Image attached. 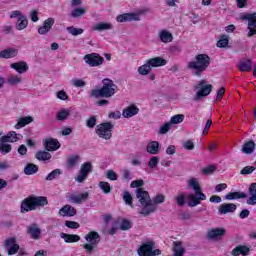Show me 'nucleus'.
I'll use <instances>...</instances> for the list:
<instances>
[{
  "mask_svg": "<svg viewBox=\"0 0 256 256\" xmlns=\"http://www.w3.org/2000/svg\"><path fill=\"white\" fill-rule=\"evenodd\" d=\"M136 198L140 203L141 210L139 211L140 215L143 217H149L151 213L157 211V205L165 203V195L158 194L151 200L149 192L143 190L142 188L136 189Z\"/></svg>",
  "mask_w": 256,
  "mask_h": 256,
  "instance_id": "nucleus-1",
  "label": "nucleus"
},
{
  "mask_svg": "<svg viewBox=\"0 0 256 256\" xmlns=\"http://www.w3.org/2000/svg\"><path fill=\"white\" fill-rule=\"evenodd\" d=\"M187 185L194 191V194H188L186 196L188 207H197V205H201V201L207 200V195L201 191V184H199L197 178H190L187 181Z\"/></svg>",
  "mask_w": 256,
  "mask_h": 256,
  "instance_id": "nucleus-2",
  "label": "nucleus"
},
{
  "mask_svg": "<svg viewBox=\"0 0 256 256\" xmlns=\"http://www.w3.org/2000/svg\"><path fill=\"white\" fill-rule=\"evenodd\" d=\"M211 65V57L207 54H198L194 61H190L187 65V69L192 71L193 75L196 77H201L205 71Z\"/></svg>",
  "mask_w": 256,
  "mask_h": 256,
  "instance_id": "nucleus-3",
  "label": "nucleus"
},
{
  "mask_svg": "<svg viewBox=\"0 0 256 256\" xmlns=\"http://www.w3.org/2000/svg\"><path fill=\"white\" fill-rule=\"evenodd\" d=\"M102 85V88L91 91V97H95V99H109V97H113V95H115L117 86L113 80L105 78L102 80Z\"/></svg>",
  "mask_w": 256,
  "mask_h": 256,
  "instance_id": "nucleus-4",
  "label": "nucleus"
},
{
  "mask_svg": "<svg viewBox=\"0 0 256 256\" xmlns=\"http://www.w3.org/2000/svg\"><path fill=\"white\" fill-rule=\"evenodd\" d=\"M49 201L45 196H30L25 198L20 206L21 213H29V211H35L37 207H45Z\"/></svg>",
  "mask_w": 256,
  "mask_h": 256,
  "instance_id": "nucleus-5",
  "label": "nucleus"
},
{
  "mask_svg": "<svg viewBox=\"0 0 256 256\" xmlns=\"http://www.w3.org/2000/svg\"><path fill=\"white\" fill-rule=\"evenodd\" d=\"M84 239L87 241V243L84 244L83 247L86 253H89V255H91L95 247H97V245H99V243L101 242V236L98 232L90 231L84 236Z\"/></svg>",
  "mask_w": 256,
  "mask_h": 256,
  "instance_id": "nucleus-6",
  "label": "nucleus"
},
{
  "mask_svg": "<svg viewBox=\"0 0 256 256\" xmlns=\"http://www.w3.org/2000/svg\"><path fill=\"white\" fill-rule=\"evenodd\" d=\"M113 129L114 126L111 122H105L99 124L96 127V134L98 135V137H100V139H105L106 141H108V139H111V137H113Z\"/></svg>",
  "mask_w": 256,
  "mask_h": 256,
  "instance_id": "nucleus-7",
  "label": "nucleus"
},
{
  "mask_svg": "<svg viewBox=\"0 0 256 256\" xmlns=\"http://www.w3.org/2000/svg\"><path fill=\"white\" fill-rule=\"evenodd\" d=\"M155 242L149 241L142 244L138 248V255L139 256H158L161 255V251L159 249H155Z\"/></svg>",
  "mask_w": 256,
  "mask_h": 256,
  "instance_id": "nucleus-8",
  "label": "nucleus"
},
{
  "mask_svg": "<svg viewBox=\"0 0 256 256\" xmlns=\"http://www.w3.org/2000/svg\"><path fill=\"white\" fill-rule=\"evenodd\" d=\"M240 19L242 21H248L247 37H253V35H256V12L243 14Z\"/></svg>",
  "mask_w": 256,
  "mask_h": 256,
  "instance_id": "nucleus-9",
  "label": "nucleus"
},
{
  "mask_svg": "<svg viewBox=\"0 0 256 256\" xmlns=\"http://www.w3.org/2000/svg\"><path fill=\"white\" fill-rule=\"evenodd\" d=\"M196 89H200L196 92V95L194 97V101H199V99H202V97H207L213 91V85L207 84L205 85V80H202L198 83L196 86Z\"/></svg>",
  "mask_w": 256,
  "mask_h": 256,
  "instance_id": "nucleus-10",
  "label": "nucleus"
},
{
  "mask_svg": "<svg viewBox=\"0 0 256 256\" xmlns=\"http://www.w3.org/2000/svg\"><path fill=\"white\" fill-rule=\"evenodd\" d=\"M84 61L90 67H99V65H103V62L105 61V59L97 53H91V54H86L84 56Z\"/></svg>",
  "mask_w": 256,
  "mask_h": 256,
  "instance_id": "nucleus-11",
  "label": "nucleus"
},
{
  "mask_svg": "<svg viewBox=\"0 0 256 256\" xmlns=\"http://www.w3.org/2000/svg\"><path fill=\"white\" fill-rule=\"evenodd\" d=\"M93 171V165L91 162H86L81 165L78 176L75 178V181L78 183H83L87 179V175Z\"/></svg>",
  "mask_w": 256,
  "mask_h": 256,
  "instance_id": "nucleus-12",
  "label": "nucleus"
},
{
  "mask_svg": "<svg viewBox=\"0 0 256 256\" xmlns=\"http://www.w3.org/2000/svg\"><path fill=\"white\" fill-rule=\"evenodd\" d=\"M53 25H55L54 18H48L43 22V25L38 27V34L39 35H47L51 29H53Z\"/></svg>",
  "mask_w": 256,
  "mask_h": 256,
  "instance_id": "nucleus-13",
  "label": "nucleus"
},
{
  "mask_svg": "<svg viewBox=\"0 0 256 256\" xmlns=\"http://www.w3.org/2000/svg\"><path fill=\"white\" fill-rule=\"evenodd\" d=\"M43 145L46 151H57L61 147L59 140L53 138L43 140Z\"/></svg>",
  "mask_w": 256,
  "mask_h": 256,
  "instance_id": "nucleus-14",
  "label": "nucleus"
},
{
  "mask_svg": "<svg viewBox=\"0 0 256 256\" xmlns=\"http://www.w3.org/2000/svg\"><path fill=\"white\" fill-rule=\"evenodd\" d=\"M237 69L241 71V73H249V71L253 69V61H251V59H242L238 62Z\"/></svg>",
  "mask_w": 256,
  "mask_h": 256,
  "instance_id": "nucleus-15",
  "label": "nucleus"
},
{
  "mask_svg": "<svg viewBox=\"0 0 256 256\" xmlns=\"http://www.w3.org/2000/svg\"><path fill=\"white\" fill-rule=\"evenodd\" d=\"M218 211L220 215H227V213H235L237 205L235 203H223L219 206Z\"/></svg>",
  "mask_w": 256,
  "mask_h": 256,
  "instance_id": "nucleus-16",
  "label": "nucleus"
},
{
  "mask_svg": "<svg viewBox=\"0 0 256 256\" xmlns=\"http://www.w3.org/2000/svg\"><path fill=\"white\" fill-rule=\"evenodd\" d=\"M27 233L30 235L31 239H41V228H39L36 223H33L27 227Z\"/></svg>",
  "mask_w": 256,
  "mask_h": 256,
  "instance_id": "nucleus-17",
  "label": "nucleus"
},
{
  "mask_svg": "<svg viewBox=\"0 0 256 256\" xmlns=\"http://www.w3.org/2000/svg\"><path fill=\"white\" fill-rule=\"evenodd\" d=\"M116 21L118 23H127V21H140L138 14L125 13L117 16Z\"/></svg>",
  "mask_w": 256,
  "mask_h": 256,
  "instance_id": "nucleus-18",
  "label": "nucleus"
},
{
  "mask_svg": "<svg viewBox=\"0 0 256 256\" xmlns=\"http://www.w3.org/2000/svg\"><path fill=\"white\" fill-rule=\"evenodd\" d=\"M10 67L20 75H23V73H27V71H29V65H27V62L25 61L12 63Z\"/></svg>",
  "mask_w": 256,
  "mask_h": 256,
  "instance_id": "nucleus-19",
  "label": "nucleus"
},
{
  "mask_svg": "<svg viewBox=\"0 0 256 256\" xmlns=\"http://www.w3.org/2000/svg\"><path fill=\"white\" fill-rule=\"evenodd\" d=\"M139 114V108L136 107L135 104H131L130 106L126 107L123 111H122V116L125 119H129L131 117H135V115Z\"/></svg>",
  "mask_w": 256,
  "mask_h": 256,
  "instance_id": "nucleus-20",
  "label": "nucleus"
},
{
  "mask_svg": "<svg viewBox=\"0 0 256 256\" xmlns=\"http://www.w3.org/2000/svg\"><path fill=\"white\" fill-rule=\"evenodd\" d=\"M58 213L62 217H75V215H77V210L75 209V207L67 204L62 207Z\"/></svg>",
  "mask_w": 256,
  "mask_h": 256,
  "instance_id": "nucleus-21",
  "label": "nucleus"
},
{
  "mask_svg": "<svg viewBox=\"0 0 256 256\" xmlns=\"http://www.w3.org/2000/svg\"><path fill=\"white\" fill-rule=\"evenodd\" d=\"M227 233L225 228H215L211 229L207 233V238L208 239H221Z\"/></svg>",
  "mask_w": 256,
  "mask_h": 256,
  "instance_id": "nucleus-22",
  "label": "nucleus"
},
{
  "mask_svg": "<svg viewBox=\"0 0 256 256\" xmlns=\"http://www.w3.org/2000/svg\"><path fill=\"white\" fill-rule=\"evenodd\" d=\"M18 54L19 50L15 48H8L0 52V59H13V57H17Z\"/></svg>",
  "mask_w": 256,
  "mask_h": 256,
  "instance_id": "nucleus-23",
  "label": "nucleus"
},
{
  "mask_svg": "<svg viewBox=\"0 0 256 256\" xmlns=\"http://www.w3.org/2000/svg\"><path fill=\"white\" fill-rule=\"evenodd\" d=\"M89 199V192H84L82 194H73L70 196L71 203H75L76 205L81 204L83 201H87Z\"/></svg>",
  "mask_w": 256,
  "mask_h": 256,
  "instance_id": "nucleus-24",
  "label": "nucleus"
},
{
  "mask_svg": "<svg viewBox=\"0 0 256 256\" xmlns=\"http://www.w3.org/2000/svg\"><path fill=\"white\" fill-rule=\"evenodd\" d=\"M248 193L250 197L247 199V205H255L256 204V183L250 184L248 188Z\"/></svg>",
  "mask_w": 256,
  "mask_h": 256,
  "instance_id": "nucleus-25",
  "label": "nucleus"
},
{
  "mask_svg": "<svg viewBox=\"0 0 256 256\" xmlns=\"http://www.w3.org/2000/svg\"><path fill=\"white\" fill-rule=\"evenodd\" d=\"M172 250H173L172 256H184L185 255V248L183 247V242H181V241H174Z\"/></svg>",
  "mask_w": 256,
  "mask_h": 256,
  "instance_id": "nucleus-26",
  "label": "nucleus"
},
{
  "mask_svg": "<svg viewBox=\"0 0 256 256\" xmlns=\"http://www.w3.org/2000/svg\"><path fill=\"white\" fill-rule=\"evenodd\" d=\"M249 251H251V249L249 247H247L245 245H239L232 250L231 255L232 256H239V255L247 256V255H249Z\"/></svg>",
  "mask_w": 256,
  "mask_h": 256,
  "instance_id": "nucleus-27",
  "label": "nucleus"
},
{
  "mask_svg": "<svg viewBox=\"0 0 256 256\" xmlns=\"http://www.w3.org/2000/svg\"><path fill=\"white\" fill-rule=\"evenodd\" d=\"M148 65H150L151 69L153 67H163L167 65V60L161 58V57H154L152 59L147 60Z\"/></svg>",
  "mask_w": 256,
  "mask_h": 256,
  "instance_id": "nucleus-28",
  "label": "nucleus"
},
{
  "mask_svg": "<svg viewBox=\"0 0 256 256\" xmlns=\"http://www.w3.org/2000/svg\"><path fill=\"white\" fill-rule=\"evenodd\" d=\"M60 237L61 239H64L65 243H77L78 241H81V237L77 234H67L62 232Z\"/></svg>",
  "mask_w": 256,
  "mask_h": 256,
  "instance_id": "nucleus-29",
  "label": "nucleus"
},
{
  "mask_svg": "<svg viewBox=\"0 0 256 256\" xmlns=\"http://www.w3.org/2000/svg\"><path fill=\"white\" fill-rule=\"evenodd\" d=\"M227 201H233L235 199H247V194L245 192H230L225 195Z\"/></svg>",
  "mask_w": 256,
  "mask_h": 256,
  "instance_id": "nucleus-30",
  "label": "nucleus"
},
{
  "mask_svg": "<svg viewBox=\"0 0 256 256\" xmlns=\"http://www.w3.org/2000/svg\"><path fill=\"white\" fill-rule=\"evenodd\" d=\"M147 153H150V155H157L159 153V142L158 141H152L148 143L146 147Z\"/></svg>",
  "mask_w": 256,
  "mask_h": 256,
  "instance_id": "nucleus-31",
  "label": "nucleus"
},
{
  "mask_svg": "<svg viewBox=\"0 0 256 256\" xmlns=\"http://www.w3.org/2000/svg\"><path fill=\"white\" fill-rule=\"evenodd\" d=\"M242 153H245L246 155H251L253 151H255V142L253 140H250L246 143H244L242 149Z\"/></svg>",
  "mask_w": 256,
  "mask_h": 256,
  "instance_id": "nucleus-32",
  "label": "nucleus"
},
{
  "mask_svg": "<svg viewBox=\"0 0 256 256\" xmlns=\"http://www.w3.org/2000/svg\"><path fill=\"white\" fill-rule=\"evenodd\" d=\"M29 123H33V117L31 116L22 117L18 120L17 124L15 125V129H21L25 127V125H29Z\"/></svg>",
  "mask_w": 256,
  "mask_h": 256,
  "instance_id": "nucleus-33",
  "label": "nucleus"
},
{
  "mask_svg": "<svg viewBox=\"0 0 256 256\" xmlns=\"http://www.w3.org/2000/svg\"><path fill=\"white\" fill-rule=\"evenodd\" d=\"M113 29V24L111 23H97L92 27L93 31H109Z\"/></svg>",
  "mask_w": 256,
  "mask_h": 256,
  "instance_id": "nucleus-34",
  "label": "nucleus"
},
{
  "mask_svg": "<svg viewBox=\"0 0 256 256\" xmlns=\"http://www.w3.org/2000/svg\"><path fill=\"white\" fill-rule=\"evenodd\" d=\"M159 37L162 43H171V41H173V34L167 30H162L159 34Z\"/></svg>",
  "mask_w": 256,
  "mask_h": 256,
  "instance_id": "nucleus-35",
  "label": "nucleus"
},
{
  "mask_svg": "<svg viewBox=\"0 0 256 256\" xmlns=\"http://www.w3.org/2000/svg\"><path fill=\"white\" fill-rule=\"evenodd\" d=\"M27 25H29V21L27 20V16H20L18 18L16 29L18 31H23V29H27Z\"/></svg>",
  "mask_w": 256,
  "mask_h": 256,
  "instance_id": "nucleus-36",
  "label": "nucleus"
},
{
  "mask_svg": "<svg viewBox=\"0 0 256 256\" xmlns=\"http://www.w3.org/2000/svg\"><path fill=\"white\" fill-rule=\"evenodd\" d=\"M39 171V166L33 163H29L24 168L25 175H35Z\"/></svg>",
  "mask_w": 256,
  "mask_h": 256,
  "instance_id": "nucleus-37",
  "label": "nucleus"
},
{
  "mask_svg": "<svg viewBox=\"0 0 256 256\" xmlns=\"http://www.w3.org/2000/svg\"><path fill=\"white\" fill-rule=\"evenodd\" d=\"M36 159H38V161H49V159H51V153L43 150V151H38L36 152L35 155Z\"/></svg>",
  "mask_w": 256,
  "mask_h": 256,
  "instance_id": "nucleus-38",
  "label": "nucleus"
},
{
  "mask_svg": "<svg viewBox=\"0 0 256 256\" xmlns=\"http://www.w3.org/2000/svg\"><path fill=\"white\" fill-rule=\"evenodd\" d=\"M151 69V65L146 61L144 65L138 67V73L139 75H149V73H151Z\"/></svg>",
  "mask_w": 256,
  "mask_h": 256,
  "instance_id": "nucleus-39",
  "label": "nucleus"
},
{
  "mask_svg": "<svg viewBox=\"0 0 256 256\" xmlns=\"http://www.w3.org/2000/svg\"><path fill=\"white\" fill-rule=\"evenodd\" d=\"M185 121V115L183 114H176L171 117L170 125H179V123H183Z\"/></svg>",
  "mask_w": 256,
  "mask_h": 256,
  "instance_id": "nucleus-40",
  "label": "nucleus"
},
{
  "mask_svg": "<svg viewBox=\"0 0 256 256\" xmlns=\"http://www.w3.org/2000/svg\"><path fill=\"white\" fill-rule=\"evenodd\" d=\"M62 173L63 172H61V169H55L46 176L45 181H53V179H59V176Z\"/></svg>",
  "mask_w": 256,
  "mask_h": 256,
  "instance_id": "nucleus-41",
  "label": "nucleus"
},
{
  "mask_svg": "<svg viewBox=\"0 0 256 256\" xmlns=\"http://www.w3.org/2000/svg\"><path fill=\"white\" fill-rule=\"evenodd\" d=\"M69 115H71V112H69V110L62 109V110L57 112L56 119L58 121H65V119H67V117H69Z\"/></svg>",
  "mask_w": 256,
  "mask_h": 256,
  "instance_id": "nucleus-42",
  "label": "nucleus"
},
{
  "mask_svg": "<svg viewBox=\"0 0 256 256\" xmlns=\"http://www.w3.org/2000/svg\"><path fill=\"white\" fill-rule=\"evenodd\" d=\"M70 35L77 37V35H83V28H76L75 26H69L66 28Z\"/></svg>",
  "mask_w": 256,
  "mask_h": 256,
  "instance_id": "nucleus-43",
  "label": "nucleus"
},
{
  "mask_svg": "<svg viewBox=\"0 0 256 256\" xmlns=\"http://www.w3.org/2000/svg\"><path fill=\"white\" fill-rule=\"evenodd\" d=\"M21 81H22L21 77H19L17 75H10L7 78L8 85H19V83H21Z\"/></svg>",
  "mask_w": 256,
  "mask_h": 256,
  "instance_id": "nucleus-44",
  "label": "nucleus"
},
{
  "mask_svg": "<svg viewBox=\"0 0 256 256\" xmlns=\"http://www.w3.org/2000/svg\"><path fill=\"white\" fill-rule=\"evenodd\" d=\"M85 13H86L85 8L78 7L71 12V17H73L74 19H77V17H83Z\"/></svg>",
  "mask_w": 256,
  "mask_h": 256,
  "instance_id": "nucleus-45",
  "label": "nucleus"
},
{
  "mask_svg": "<svg viewBox=\"0 0 256 256\" xmlns=\"http://www.w3.org/2000/svg\"><path fill=\"white\" fill-rule=\"evenodd\" d=\"M131 227H133V224L131 223V221H129L127 219H123L120 223L121 231H129V229H131Z\"/></svg>",
  "mask_w": 256,
  "mask_h": 256,
  "instance_id": "nucleus-46",
  "label": "nucleus"
},
{
  "mask_svg": "<svg viewBox=\"0 0 256 256\" xmlns=\"http://www.w3.org/2000/svg\"><path fill=\"white\" fill-rule=\"evenodd\" d=\"M159 165V156H153L150 158L148 162L149 169H156V167Z\"/></svg>",
  "mask_w": 256,
  "mask_h": 256,
  "instance_id": "nucleus-47",
  "label": "nucleus"
},
{
  "mask_svg": "<svg viewBox=\"0 0 256 256\" xmlns=\"http://www.w3.org/2000/svg\"><path fill=\"white\" fill-rule=\"evenodd\" d=\"M229 45V37L227 35H222L219 41L217 42V47L223 48Z\"/></svg>",
  "mask_w": 256,
  "mask_h": 256,
  "instance_id": "nucleus-48",
  "label": "nucleus"
},
{
  "mask_svg": "<svg viewBox=\"0 0 256 256\" xmlns=\"http://www.w3.org/2000/svg\"><path fill=\"white\" fill-rule=\"evenodd\" d=\"M99 187L103 191V193H111V184H109V182H99Z\"/></svg>",
  "mask_w": 256,
  "mask_h": 256,
  "instance_id": "nucleus-49",
  "label": "nucleus"
},
{
  "mask_svg": "<svg viewBox=\"0 0 256 256\" xmlns=\"http://www.w3.org/2000/svg\"><path fill=\"white\" fill-rule=\"evenodd\" d=\"M123 200L125 201L126 205L133 207V196H131V193H129V191L124 192Z\"/></svg>",
  "mask_w": 256,
  "mask_h": 256,
  "instance_id": "nucleus-50",
  "label": "nucleus"
},
{
  "mask_svg": "<svg viewBox=\"0 0 256 256\" xmlns=\"http://www.w3.org/2000/svg\"><path fill=\"white\" fill-rule=\"evenodd\" d=\"M175 201H176L177 205H179V207H183V205H185V194L183 192L179 193L175 197Z\"/></svg>",
  "mask_w": 256,
  "mask_h": 256,
  "instance_id": "nucleus-51",
  "label": "nucleus"
},
{
  "mask_svg": "<svg viewBox=\"0 0 256 256\" xmlns=\"http://www.w3.org/2000/svg\"><path fill=\"white\" fill-rule=\"evenodd\" d=\"M13 149V147L10 144H2L0 146V153H2V155H7V153H11V150Z\"/></svg>",
  "mask_w": 256,
  "mask_h": 256,
  "instance_id": "nucleus-52",
  "label": "nucleus"
},
{
  "mask_svg": "<svg viewBox=\"0 0 256 256\" xmlns=\"http://www.w3.org/2000/svg\"><path fill=\"white\" fill-rule=\"evenodd\" d=\"M4 137H9L10 140H8V143H17V140L19 139V137H17V132L15 131H10Z\"/></svg>",
  "mask_w": 256,
  "mask_h": 256,
  "instance_id": "nucleus-53",
  "label": "nucleus"
},
{
  "mask_svg": "<svg viewBox=\"0 0 256 256\" xmlns=\"http://www.w3.org/2000/svg\"><path fill=\"white\" fill-rule=\"evenodd\" d=\"M171 130V123L166 122L164 125H162L159 129L160 135H165V133L169 132Z\"/></svg>",
  "mask_w": 256,
  "mask_h": 256,
  "instance_id": "nucleus-54",
  "label": "nucleus"
},
{
  "mask_svg": "<svg viewBox=\"0 0 256 256\" xmlns=\"http://www.w3.org/2000/svg\"><path fill=\"white\" fill-rule=\"evenodd\" d=\"M255 171V166H246L240 171V175H251Z\"/></svg>",
  "mask_w": 256,
  "mask_h": 256,
  "instance_id": "nucleus-55",
  "label": "nucleus"
},
{
  "mask_svg": "<svg viewBox=\"0 0 256 256\" xmlns=\"http://www.w3.org/2000/svg\"><path fill=\"white\" fill-rule=\"evenodd\" d=\"M86 125H87V127H89V129H93V127H95V125H97V118L95 116H91L86 121Z\"/></svg>",
  "mask_w": 256,
  "mask_h": 256,
  "instance_id": "nucleus-56",
  "label": "nucleus"
},
{
  "mask_svg": "<svg viewBox=\"0 0 256 256\" xmlns=\"http://www.w3.org/2000/svg\"><path fill=\"white\" fill-rule=\"evenodd\" d=\"M79 161V156H71L68 158V167H75L77 165V162Z\"/></svg>",
  "mask_w": 256,
  "mask_h": 256,
  "instance_id": "nucleus-57",
  "label": "nucleus"
},
{
  "mask_svg": "<svg viewBox=\"0 0 256 256\" xmlns=\"http://www.w3.org/2000/svg\"><path fill=\"white\" fill-rule=\"evenodd\" d=\"M56 97L61 101H67V99H69V95H67V92H65L64 90L58 91Z\"/></svg>",
  "mask_w": 256,
  "mask_h": 256,
  "instance_id": "nucleus-58",
  "label": "nucleus"
},
{
  "mask_svg": "<svg viewBox=\"0 0 256 256\" xmlns=\"http://www.w3.org/2000/svg\"><path fill=\"white\" fill-rule=\"evenodd\" d=\"M215 169H216L215 166L210 165L206 168H203L202 173H203V175H211V174L215 173Z\"/></svg>",
  "mask_w": 256,
  "mask_h": 256,
  "instance_id": "nucleus-59",
  "label": "nucleus"
},
{
  "mask_svg": "<svg viewBox=\"0 0 256 256\" xmlns=\"http://www.w3.org/2000/svg\"><path fill=\"white\" fill-rule=\"evenodd\" d=\"M7 249V253L8 255H15V253H17V251H19V244H14L13 246H10Z\"/></svg>",
  "mask_w": 256,
  "mask_h": 256,
  "instance_id": "nucleus-60",
  "label": "nucleus"
},
{
  "mask_svg": "<svg viewBox=\"0 0 256 256\" xmlns=\"http://www.w3.org/2000/svg\"><path fill=\"white\" fill-rule=\"evenodd\" d=\"M183 147L187 151H193V149H195V144H193L191 140H187L183 143Z\"/></svg>",
  "mask_w": 256,
  "mask_h": 256,
  "instance_id": "nucleus-61",
  "label": "nucleus"
},
{
  "mask_svg": "<svg viewBox=\"0 0 256 256\" xmlns=\"http://www.w3.org/2000/svg\"><path fill=\"white\" fill-rule=\"evenodd\" d=\"M13 245H17V240L15 238H9L4 243V247L6 249H9V247H13Z\"/></svg>",
  "mask_w": 256,
  "mask_h": 256,
  "instance_id": "nucleus-62",
  "label": "nucleus"
},
{
  "mask_svg": "<svg viewBox=\"0 0 256 256\" xmlns=\"http://www.w3.org/2000/svg\"><path fill=\"white\" fill-rule=\"evenodd\" d=\"M65 225L68 227V229H79L80 227L79 223L75 221H66Z\"/></svg>",
  "mask_w": 256,
  "mask_h": 256,
  "instance_id": "nucleus-63",
  "label": "nucleus"
},
{
  "mask_svg": "<svg viewBox=\"0 0 256 256\" xmlns=\"http://www.w3.org/2000/svg\"><path fill=\"white\" fill-rule=\"evenodd\" d=\"M72 85L74 87H85V81H83L81 79H74V80H72Z\"/></svg>",
  "mask_w": 256,
  "mask_h": 256,
  "instance_id": "nucleus-64",
  "label": "nucleus"
}]
</instances>
